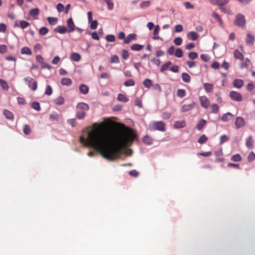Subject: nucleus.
<instances>
[{"label":"nucleus","mask_w":255,"mask_h":255,"mask_svg":"<svg viewBox=\"0 0 255 255\" xmlns=\"http://www.w3.org/2000/svg\"><path fill=\"white\" fill-rule=\"evenodd\" d=\"M246 125L245 120L241 117H238L236 118L235 121L236 127L237 128H240L245 127Z\"/></svg>","instance_id":"6e6552de"},{"label":"nucleus","mask_w":255,"mask_h":255,"mask_svg":"<svg viewBox=\"0 0 255 255\" xmlns=\"http://www.w3.org/2000/svg\"><path fill=\"white\" fill-rule=\"evenodd\" d=\"M67 26H68L69 28L68 32L70 33L74 31L75 30V26L74 25L73 20L71 17L67 20Z\"/></svg>","instance_id":"f8f14e48"},{"label":"nucleus","mask_w":255,"mask_h":255,"mask_svg":"<svg viewBox=\"0 0 255 255\" xmlns=\"http://www.w3.org/2000/svg\"><path fill=\"white\" fill-rule=\"evenodd\" d=\"M39 13V10L37 8H32L30 10V12H29V14L33 16H37Z\"/></svg>","instance_id":"ea45409f"},{"label":"nucleus","mask_w":255,"mask_h":255,"mask_svg":"<svg viewBox=\"0 0 255 255\" xmlns=\"http://www.w3.org/2000/svg\"><path fill=\"white\" fill-rule=\"evenodd\" d=\"M171 65V61H167L164 63V64L163 65H162L161 69H160V71H161V72L162 73L164 72L165 71L167 70Z\"/></svg>","instance_id":"393cba45"},{"label":"nucleus","mask_w":255,"mask_h":255,"mask_svg":"<svg viewBox=\"0 0 255 255\" xmlns=\"http://www.w3.org/2000/svg\"><path fill=\"white\" fill-rule=\"evenodd\" d=\"M135 138L130 128L124 129L115 133L105 129V124H94L88 131L87 138L80 136V142L100 153L108 160L119 159L124 148L129 146Z\"/></svg>","instance_id":"f257e3e1"},{"label":"nucleus","mask_w":255,"mask_h":255,"mask_svg":"<svg viewBox=\"0 0 255 255\" xmlns=\"http://www.w3.org/2000/svg\"><path fill=\"white\" fill-rule=\"evenodd\" d=\"M175 56L177 58H181L183 56V52L181 49L177 48L174 52Z\"/></svg>","instance_id":"79ce46f5"},{"label":"nucleus","mask_w":255,"mask_h":255,"mask_svg":"<svg viewBox=\"0 0 255 255\" xmlns=\"http://www.w3.org/2000/svg\"><path fill=\"white\" fill-rule=\"evenodd\" d=\"M48 32V29L45 27H42L40 28L39 31V34L41 35H45Z\"/></svg>","instance_id":"de8ad7c7"},{"label":"nucleus","mask_w":255,"mask_h":255,"mask_svg":"<svg viewBox=\"0 0 255 255\" xmlns=\"http://www.w3.org/2000/svg\"><path fill=\"white\" fill-rule=\"evenodd\" d=\"M54 31L60 34H64L68 32V29L64 26H57V28L54 29Z\"/></svg>","instance_id":"2eb2a0df"},{"label":"nucleus","mask_w":255,"mask_h":255,"mask_svg":"<svg viewBox=\"0 0 255 255\" xmlns=\"http://www.w3.org/2000/svg\"><path fill=\"white\" fill-rule=\"evenodd\" d=\"M143 45L139 44H134L130 46V49L133 51H139L143 49Z\"/></svg>","instance_id":"aec40b11"},{"label":"nucleus","mask_w":255,"mask_h":255,"mask_svg":"<svg viewBox=\"0 0 255 255\" xmlns=\"http://www.w3.org/2000/svg\"><path fill=\"white\" fill-rule=\"evenodd\" d=\"M150 127L152 130H158L162 132H164L166 130L165 124L163 121L154 122L150 125Z\"/></svg>","instance_id":"20e7f679"},{"label":"nucleus","mask_w":255,"mask_h":255,"mask_svg":"<svg viewBox=\"0 0 255 255\" xmlns=\"http://www.w3.org/2000/svg\"><path fill=\"white\" fill-rule=\"evenodd\" d=\"M47 20L50 24H54L57 21V19L53 17H48Z\"/></svg>","instance_id":"bf43d9fd"},{"label":"nucleus","mask_w":255,"mask_h":255,"mask_svg":"<svg viewBox=\"0 0 255 255\" xmlns=\"http://www.w3.org/2000/svg\"><path fill=\"white\" fill-rule=\"evenodd\" d=\"M220 63L218 62H214L213 63H212L211 67L214 69H218L220 68Z\"/></svg>","instance_id":"338daca9"},{"label":"nucleus","mask_w":255,"mask_h":255,"mask_svg":"<svg viewBox=\"0 0 255 255\" xmlns=\"http://www.w3.org/2000/svg\"><path fill=\"white\" fill-rule=\"evenodd\" d=\"M229 97L232 100L237 102H241L243 100V96L236 91L230 92Z\"/></svg>","instance_id":"423d86ee"},{"label":"nucleus","mask_w":255,"mask_h":255,"mask_svg":"<svg viewBox=\"0 0 255 255\" xmlns=\"http://www.w3.org/2000/svg\"><path fill=\"white\" fill-rule=\"evenodd\" d=\"M61 84L62 85L69 86L72 84L71 79L67 78H62L61 80Z\"/></svg>","instance_id":"a878e982"},{"label":"nucleus","mask_w":255,"mask_h":255,"mask_svg":"<svg viewBox=\"0 0 255 255\" xmlns=\"http://www.w3.org/2000/svg\"><path fill=\"white\" fill-rule=\"evenodd\" d=\"M204 88L207 92H211L213 89V85L210 83H206L204 84Z\"/></svg>","instance_id":"bb28decb"},{"label":"nucleus","mask_w":255,"mask_h":255,"mask_svg":"<svg viewBox=\"0 0 255 255\" xmlns=\"http://www.w3.org/2000/svg\"><path fill=\"white\" fill-rule=\"evenodd\" d=\"M3 115L5 116V118H7V119L9 120H13V115L12 112L7 110H5L3 111Z\"/></svg>","instance_id":"5701e85b"},{"label":"nucleus","mask_w":255,"mask_h":255,"mask_svg":"<svg viewBox=\"0 0 255 255\" xmlns=\"http://www.w3.org/2000/svg\"><path fill=\"white\" fill-rule=\"evenodd\" d=\"M89 110V106L84 103H78L76 106V117L78 120L85 118L86 113Z\"/></svg>","instance_id":"f03ea898"},{"label":"nucleus","mask_w":255,"mask_h":255,"mask_svg":"<svg viewBox=\"0 0 255 255\" xmlns=\"http://www.w3.org/2000/svg\"><path fill=\"white\" fill-rule=\"evenodd\" d=\"M101 79H109L110 77V75L109 73H107L106 72H103L101 74L100 76Z\"/></svg>","instance_id":"680f3d73"},{"label":"nucleus","mask_w":255,"mask_h":255,"mask_svg":"<svg viewBox=\"0 0 255 255\" xmlns=\"http://www.w3.org/2000/svg\"><path fill=\"white\" fill-rule=\"evenodd\" d=\"M246 42L248 45H253L255 42V35L248 33L247 35V38H246Z\"/></svg>","instance_id":"9b49d317"},{"label":"nucleus","mask_w":255,"mask_h":255,"mask_svg":"<svg viewBox=\"0 0 255 255\" xmlns=\"http://www.w3.org/2000/svg\"><path fill=\"white\" fill-rule=\"evenodd\" d=\"M187 37H188L189 39L191 40H196L198 39V36L197 32L191 31L187 34Z\"/></svg>","instance_id":"6ab92c4d"},{"label":"nucleus","mask_w":255,"mask_h":255,"mask_svg":"<svg viewBox=\"0 0 255 255\" xmlns=\"http://www.w3.org/2000/svg\"><path fill=\"white\" fill-rule=\"evenodd\" d=\"M110 62L111 63H119L120 62L118 56L114 55L110 57Z\"/></svg>","instance_id":"c9c22d12"},{"label":"nucleus","mask_w":255,"mask_h":255,"mask_svg":"<svg viewBox=\"0 0 255 255\" xmlns=\"http://www.w3.org/2000/svg\"><path fill=\"white\" fill-rule=\"evenodd\" d=\"M249 63H250V60L247 58L246 59L245 63H241L240 68L243 69L248 67Z\"/></svg>","instance_id":"69168bd1"},{"label":"nucleus","mask_w":255,"mask_h":255,"mask_svg":"<svg viewBox=\"0 0 255 255\" xmlns=\"http://www.w3.org/2000/svg\"><path fill=\"white\" fill-rule=\"evenodd\" d=\"M177 95L180 98H183L186 96V91L184 90L179 89L177 90Z\"/></svg>","instance_id":"a18cd8bd"},{"label":"nucleus","mask_w":255,"mask_h":255,"mask_svg":"<svg viewBox=\"0 0 255 255\" xmlns=\"http://www.w3.org/2000/svg\"><path fill=\"white\" fill-rule=\"evenodd\" d=\"M234 58L236 59L243 60L244 56L238 50L236 49L234 52Z\"/></svg>","instance_id":"4be33fe9"},{"label":"nucleus","mask_w":255,"mask_h":255,"mask_svg":"<svg viewBox=\"0 0 255 255\" xmlns=\"http://www.w3.org/2000/svg\"><path fill=\"white\" fill-rule=\"evenodd\" d=\"M55 104L58 106H61L64 104L65 100L62 96L58 97L57 98L54 100Z\"/></svg>","instance_id":"b1692460"},{"label":"nucleus","mask_w":255,"mask_h":255,"mask_svg":"<svg viewBox=\"0 0 255 255\" xmlns=\"http://www.w3.org/2000/svg\"><path fill=\"white\" fill-rule=\"evenodd\" d=\"M7 51V47L6 45H0V53L4 54Z\"/></svg>","instance_id":"864d4df0"},{"label":"nucleus","mask_w":255,"mask_h":255,"mask_svg":"<svg viewBox=\"0 0 255 255\" xmlns=\"http://www.w3.org/2000/svg\"><path fill=\"white\" fill-rule=\"evenodd\" d=\"M23 130L24 134H25L26 135H28L29 134H30L31 129L28 125H24Z\"/></svg>","instance_id":"58836bf2"},{"label":"nucleus","mask_w":255,"mask_h":255,"mask_svg":"<svg viewBox=\"0 0 255 255\" xmlns=\"http://www.w3.org/2000/svg\"><path fill=\"white\" fill-rule=\"evenodd\" d=\"M143 84L146 88H149L152 85V81L149 79H145V80L143 81Z\"/></svg>","instance_id":"7c9ffc66"},{"label":"nucleus","mask_w":255,"mask_h":255,"mask_svg":"<svg viewBox=\"0 0 255 255\" xmlns=\"http://www.w3.org/2000/svg\"><path fill=\"white\" fill-rule=\"evenodd\" d=\"M124 85L126 87L134 86V81L132 79H129L124 83Z\"/></svg>","instance_id":"c03bdc74"},{"label":"nucleus","mask_w":255,"mask_h":255,"mask_svg":"<svg viewBox=\"0 0 255 255\" xmlns=\"http://www.w3.org/2000/svg\"><path fill=\"white\" fill-rule=\"evenodd\" d=\"M233 117V114L231 113H227L226 114H223L222 117H221V120L222 121V122H226L232 119Z\"/></svg>","instance_id":"ddd939ff"},{"label":"nucleus","mask_w":255,"mask_h":255,"mask_svg":"<svg viewBox=\"0 0 255 255\" xmlns=\"http://www.w3.org/2000/svg\"><path fill=\"white\" fill-rule=\"evenodd\" d=\"M173 42H174L175 45L180 46L181 44H182V39L180 37H177L174 39V40H173Z\"/></svg>","instance_id":"5fc2aeb1"},{"label":"nucleus","mask_w":255,"mask_h":255,"mask_svg":"<svg viewBox=\"0 0 255 255\" xmlns=\"http://www.w3.org/2000/svg\"><path fill=\"white\" fill-rule=\"evenodd\" d=\"M231 160L234 162H240L242 160V157L239 154H236L232 156Z\"/></svg>","instance_id":"f704fd0d"},{"label":"nucleus","mask_w":255,"mask_h":255,"mask_svg":"<svg viewBox=\"0 0 255 255\" xmlns=\"http://www.w3.org/2000/svg\"><path fill=\"white\" fill-rule=\"evenodd\" d=\"M128 98L125 95L119 94L118 97V100L123 102H127L128 101Z\"/></svg>","instance_id":"4c0bfd02"},{"label":"nucleus","mask_w":255,"mask_h":255,"mask_svg":"<svg viewBox=\"0 0 255 255\" xmlns=\"http://www.w3.org/2000/svg\"><path fill=\"white\" fill-rule=\"evenodd\" d=\"M207 122L204 120H202L198 123L197 125V128L199 130H201L203 128V127L205 126L206 123Z\"/></svg>","instance_id":"473e14b6"},{"label":"nucleus","mask_w":255,"mask_h":255,"mask_svg":"<svg viewBox=\"0 0 255 255\" xmlns=\"http://www.w3.org/2000/svg\"><path fill=\"white\" fill-rule=\"evenodd\" d=\"M122 56L124 60H127L128 58V52L126 50H123L122 51Z\"/></svg>","instance_id":"052dcab7"},{"label":"nucleus","mask_w":255,"mask_h":255,"mask_svg":"<svg viewBox=\"0 0 255 255\" xmlns=\"http://www.w3.org/2000/svg\"><path fill=\"white\" fill-rule=\"evenodd\" d=\"M0 85L3 90L5 91H7L8 90L9 87L7 82L5 81L4 80L0 79Z\"/></svg>","instance_id":"c756f323"},{"label":"nucleus","mask_w":255,"mask_h":255,"mask_svg":"<svg viewBox=\"0 0 255 255\" xmlns=\"http://www.w3.org/2000/svg\"><path fill=\"white\" fill-rule=\"evenodd\" d=\"M198 54L196 52H189L188 54V58L191 60H195L197 58Z\"/></svg>","instance_id":"49530a36"},{"label":"nucleus","mask_w":255,"mask_h":255,"mask_svg":"<svg viewBox=\"0 0 255 255\" xmlns=\"http://www.w3.org/2000/svg\"><path fill=\"white\" fill-rule=\"evenodd\" d=\"M228 140V137L227 136V135H223L221 136L220 138V142L221 144L224 143V142H226Z\"/></svg>","instance_id":"4d7b16f0"},{"label":"nucleus","mask_w":255,"mask_h":255,"mask_svg":"<svg viewBox=\"0 0 255 255\" xmlns=\"http://www.w3.org/2000/svg\"><path fill=\"white\" fill-rule=\"evenodd\" d=\"M106 40L109 42H113L115 41V37L114 35H107L106 37Z\"/></svg>","instance_id":"3c124183"},{"label":"nucleus","mask_w":255,"mask_h":255,"mask_svg":"<svg viewBox=\"0 0 255 255\" xmlns=\"http://www.w3.org/2000/svg\"><path fill=\"white\" fill-rule=\"evenodd\" d=\"M50 120L53 121H58L59 118V115L57 113H53L50 115Z\"/></svg>","instance_id":"a19ab883"},{"label":"nucleus","mask_w":255,"mask_h":255,"mask_svg":"<svg viewBox=\"0 0 255 255\" xmlns=\"http://www.w3.org/2000/svg\"><path fill=\"white\" fill-rule=\"evenodd\" d=\"M181 77L182 81L186 83H189V82L191 81V77H190L189 74L186 73H182Z\"/></svg>","instance_id":"c85d7f7f"},{"label":"nucleus","mask_w":255,"mask_h":255,"mask_svg":"<svg viewBox=\"0 0 255 255\" xmlns=\"http://www.w3.org/2000/svg\"><path fill=\"white\" fill-rule=\"evenodd\" d=\"M143 142L147 145L152 144V139L150 136L146 135L143 137Z\"/></svg>","instance_id":"2f4dec72"},{"label":"nucleus","mask_w":255,"mask_h":255,"mask_svg":"<svg viewBox=\"0 0 255 255\" xmlns=\"http://www.w3.org/2000/svg\"><path fill=\"white\" fill-rule=\"evenodd\" d=\"M186 127V124L183 120L180 121H176L173 125V128H182Z\"/></svg>","instance_id":"4468645a"},{"label":"nucleus","mask_w":255,"mask_h":255,"mask_svg":"<svg viewBox=\"0 0 255 255\" xmlns=\"http://www.w3.org/2000/svg\"><path fill=\"white\" fill-rule=\"evenodd\" d=\"M25 82L26 85H28V88H30L31 90L35 91L37 89V82L35 79H33L31 77H26L23 79Z\"/></svg>","instance_id":"7ed1b4c3"},{"label":"nucleus","mask_w":255,"mask_h":255,"mask_svg":"<svg viewBox=\"0 0 255 255\" xmlns=\"http://www.w3.org/2000/svg\"><path fill=\"white\" fill-rule=\"evenodd\" d=\"M246 146L249 149H252L254 147V140H253L252 136H250L247 138Z\"/></svg>","instance_id":"a211bd4d"},{"label":"nucleus","mask_w":255,"mask_h":255,"mask_svg":"<svg viewBox=\"0 0 255 255\" xmlns=\"http://www.w3.org/2000/svg\"><path fill=\"white\" fill-rule=\"evenodd\" d=\"M29 23L26 21H21L19 22L20 27L22 28H26L29 26Z\"/></svg>","instance_id":"13d9d810"},{"label":"nucleus","mask_w":255,"mask_h":255,"mask_svg":"<svg viewBox=\"0 0 255 255\" xmlns=\"http://www.w3.org/2000/svg\"><path fill=\"white\" fill-rule=\"evenodd\" d=\"M214 155H215L216 157H222L223 155V151L222 149L221 148L218 149L214 152Z\"/></svg>","instance_id":"e2e57ef3"},{"label":"nucleus","mask_w":255,"mask_h":255,"mask_svg":"<svg viewBox=\"0 0 255 255\" xmlns=\"http://www.w3.org/2000/svg\"><path fill=\"white\" fill-rule=\"evenodd\" d=\"M211 113L213 114H217L219 111V106L216 104H212L211 106Z\"/></svg>","instance_id":"72a5a7b5"},{"label":"nucleus","mask_w":255,"mask_h":255,"mask_svg":"<svg viewBox=\"0 0 255 255\" xmlns=\"http://www.w3.org/2000/svg\"><path fill=\"white\" fill-rule=\"evenodd\" d=\"M244 85V82L240 79H236L233 82V85L236 88H241Z\"/></svg>","instance_id":"f3484780"},{"label":"nucleus","mask_w":255,"mask_h":255,"mask_svg":"<svg viewBox=\"0 0 255 255\" xmlns=\"http://www.w3.org/2000/svg\"><path fill=\"white\" fill-rule=\"evenodd\" d=\"M21 54L30 55L31 54V51L28 47H24L21 49Z\"/></svg>","instance_id":"cd10ccee"},{"label":"nucleus","mask_w":255,"mask_h":255,"mask_svg":"<svg viewBox=\"0 0 255 255\" xmlns=\"http://www.w3.org/2000/svg\"><path fill=\"white\" fill-rule=\"evenodd\" d=\"M79 90H80V93L86 95L88 93L89 88L85 84H82L79 86Z\"/></svg>","instance_id":"dca6fc26"},{"label":"nucleus","mask_w":255,"mask_h":255,"mask_svg":"<svg viewBox=\"0 0 255 255\" xmlns=\"http://www.w3.org/2000/svg\"><path fill=\"white\" fill-rule=\"evenodd\" d=\"M150 4V1H143L140 3V7L141 8H144L148 7Z\"/></svg>","instance_id":"6e6d98bb"},{"label":"nucleus","mask_w":255,"mask_h":255,"mask_svg":"<svg viewBox=\"0 0 255 255\" xmlns=\"http://www.w3.org/2000/svg\"><path fill=\"white\" fill-rule=\"evenodd\" d=\"M71 59L75 62H79L81 60V56L78 53L73 52L71 54Z\"/></svg>","instance_id":"412c9836"},{"label":"nucleus","mask_w":255,"mask_h":255,"mask_svg":"<svg viewBox=\"0 0 255 255\" xmlns=\"http://www.w3.org/2000/svg\"><path fill=\"white\" fill-rule=\"evenodd\" d=\"M234 24L237 26L245 27L246 24L245 17L242 14H237L235 20H234Z\"/></svg>","instance_id":"39448f33"},{"label":"nucleus","mask_w":255,"mask_h":255,"mask_svg":"<svg viewBox=\"0 0 255 255\" xmlns=\"http://www.w3.org/2000/svg\"><path fill=\"white\" fill-rule=\"evenodd\" d=\"M136 40V35L134 33H130L128 35V36L124 39L125 44H128L132 40Z\"/></svg>","instance_id":"9d476101"},{"label":"nucleus","mask_w":255,"mask_h":255,"mask_svg":"<svg viewBox=\"0 0 255 255\" xmlns=\"http://www.w3.org/2000/svg\"><path fill=\"white\" fill-rule=\"evenodd\" d=\"M31 107L37 111H40V104L37 102H33L31 104Z\"/></svg>","instance_id":"e433bc0d"},{"label":"nucleus","mask_w":255,"mask_h":255,"mask_svg":"<svg viewBox=\"0 0 255 255\" xmlns=\"http://www.w3.org/2000/svg\"><path fill=\"white\" fill-rule=\"evenodd\" d=\"M207 137L205 135H202L198 139V143L200 144H203L205 143V142L207 141Z\"/></svg>","instance_id":"37998d69"},{"label":"nucleus","mask_w":255,"mask_h":255,"mask_svg":"<svg viewBox=\"0 0 255 255\" xmlns=\"http://www.w3.org/2000/svg\"><path fill=\"white\" fill-rule=\"evenodd\" d=\"M52 92H53V90H52V88L51 87V86H50V85L47 86L46 88V91H45V94H46L48 96H51Z\"/></svg>","instance_id":"603ef678"},{"label":"nucleus","mask_w":255,"mask_h":255,"mask_svg":"<svg viewBox=\"0 0 255 255\" xmlns=\"http://www.w3.org/2000/svg\"><path fill=\"white\" fill-rule=\"evenodd\" d=\"M105 1L106 3L107 4L108 8L110 10H111L113 8V3L112 1V0H103Z\"/></svg>","instance_id":"8fccbe9b"},{"label":"nucleus","mask_w":255,"mask_h":255,"mask_svg":"<svg viewBox=\"0 0 255 255\" xmlns=\"http://www.w3.org/2000/svg\"><path fill=\"white\" fill-rule=\"evenodd\" d=\"M220 10L222 11L223 12L226 13L227 14H230V8H225L223 7V6H220Z\"/></svg>","instance_id":"774afa93"},{"label":"nucleus","mask_w":255,"mask_h":255,"mask_svg":"<svg viewBox=\"0 0 255 255\" xmlns=\"http://www.w3.org/2000/svg\"><path fill=\"white\" fill-rule=\"evenodd\" d=\"M195 105L196 104L195 102H193L191 104L184 105L182 106L181 109H180V111H181L182 113H185L193 109Z\"/></svg>","instance_id":"1a4fd4ad"},{"label":"nucleus","mask_w":255,"mask_h":255,"mask_svg":"<svg viewBox=\"0 0 255 255\" xmlns=\"http://www.w3.org/2000/svg\"><path fill=\"white\" fill-rule=\"evenodd\" d=\"M91 22V25H90V27H91L92 30H95L97 28V21L96 20L91 21H89Z\"/></svg>","instance_id":"0e129e2a"},{"label":"nucleus","mask_w":255,"mask_h":255,"mask_svg":"<svg viewBox=\"0 0 255 255\" xmlns=\"http://www.w3.org/2000/svg\"><path fill=\"white\" fill-rule=\"evenodd\" d=\"M212 16L216 19L218 22L220 23V24H222V20L221 19L220 15L217 13L214 12L213 14H212Z\"/></svg>","instance_id":"09e8293b"},{"label":"nucleus","mask_w":255,"mask_h":255,"mask_svg":"<svg viewBox=\"0 0 255 255\" xmlns=\"http://www.w3.org/2000/svg\"><path fill=\"white\" fill-rule=\"evenodd\" d=\"M199 100L202 107L205 109H207L210 104L209 100L207 97L205 96H202L199 97Z\"/></svg>","instance_id":"0eeeda50"}]
</instances>
